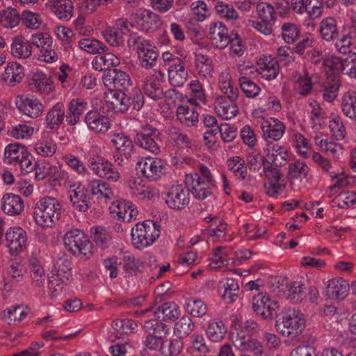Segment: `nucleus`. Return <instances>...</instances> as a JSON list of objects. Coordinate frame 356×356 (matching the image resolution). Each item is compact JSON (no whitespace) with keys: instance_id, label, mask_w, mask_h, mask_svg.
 Here are the masks:
<instances>
[{"instance_id":"obj_1","label":"nucleus","mask_w":356,"mask_h":356,"mask_svg":"<svg viewBox=\"0 0 356 356\" xmlns=\"http://www.w3.org/2000/svg\"><path fill=\"white\" fill-rule=\"evenodd\" d=\"M60 207L53 197H45L35 205L33 217L36 224L42 227H52L59 220Z\"/></svg>"},{"instance_id":"obj_2","label":"nucleus","mask_w":356,"mask_h":356,"mask_svg":"<svg viewBox=\"0 0 356 356\" xmlns=\"http://www.w3.org/2000/svg\"><path fill=\"white\" fill-rule=\"evenodd\" d=\"M160 234V226L151 220L138 222L131 229V241L137 249L152 245Z\"/></svg>"},{"instance_id":"obj_3","label":"nucleus","mask_w":356,"mask_h":356,"mask_svg":"<svg viewBox=\"0 0 356 356\" xmlns=\"http://www.w3.org/2000/svg\"><path fill=\"white\" fill-rule=\"evenodd\" d=\"M65 247L76 257L88 258L92 254V244L79 229L70 230L63 236Z\"/></svg>"},{"instance_id":"obj_4","label":"nucleus","mask_w":356,"mask_h":356,"mask_svg":"<svg viewBox=\"0 0 356 356\" xmlns=\"http://www.w3.org/2000/svg\"><path fill=\"white\" fill-rule=\"evenodd\" d=\"M275 326L282 336L294 338L304 330L305 321L298 312L289 310L277 319Z\"/></svg>"},{"instance_id":"obj_5","label":"nucleus","mask_w":356,"mask_h":356,"mask_svg":"<svg viewBox=\"0 0 356 356\" xmlns=\"http://www.w3.org/2000/svg\"><path fill=\"white\" fill-rule=\"evenodd\" d=\"M278 308L277 302L266 294L258 293L252 299L254 312L264 320H271Z\"/></svg>"},{"instance_id":"obj_6","label":"nucleus","mask_w":356,"mask_h":356,"mask_svg":"<svg viewBox=\"0 0 356 356\" xmlns=\"http://www.w3.org/2000/svg\"><path fill=\"white\" fill-rule=\"evenodd\" d=\"M104 86L108 90L115 92L124 91L131 86L129 76L124 72L117 69L109 70L102 78Z\"/></svg>"},{"instance_id":"obj_7","label":"nucleus","mask_w":356,"mask_h":356,"mask_svg":"<svg viewBox=\"0 0 356 356\" xmlns=\"http://www.w3.org/2000/svg\"><path fill=\"white\" fill-rule=\"evenodd\" d=\"M210 184L203 180L197 173L186 175L185 177V184L188 191L200 200H204L211 195Z\"/></svg>"},{"instance_id":"obj_8","label":"nucleus","mask_w":356,"mask_h":356,"mask_svg":"<svg viewBox=\"0 0 356 356\" xmlns=\"http://www.w3.org/2000/svg\"><path fill=\"white\" fill-rule=\"evenodd\" d=\"M136 170L150 181L157 180L164 174L162 161L153 158H146L138 161Z\"/></svg>"},{"instance_id":"obj_9","label":"nucleus","mask_w":356,"mask_h":356,"mask_svg":"<svg viewBox=\"0 0 356 356\" xmlns=\"http://www.w3.org/2000/svg\"><path fill=\"white\" fill-rule=\"evenodd\" d=\"M165 200L170 208L176 210L183 209L189 204L188 188L185 189L182 185L172 186L167 193Z\"/></svg>"},{"instance_id":"obj_10","label":"nucleus","mask_w":356,"mask_h":356,"mask_svg":"<svg viewBox=\"0 0 356 356\" xmlns=\"http://www.w3.org/2000/svg\"><path fill=\"white\" fill-rule=\"evenodd\" d=\"M17 109L31 118H37L43 111V105L33 96L19 95L16 102Z\"/></svg>"},{"instance_id":"obj_11","label":"nucleus","mask_w":356,"mask_h":356,"mask_svg":"<svg viewBox=\"0 0 356 356\" xmlns=\"http://www.w3.org/2000/svg\"><path fill=\"white\" fill-rule=\"evenodd\" d=\"M7 246L10 254H17L26 248L27 236L21 227H10L6 233Z\"/></svg>"},{"instance_id":"obj_12","label":"nucleus","mask_w":356,"mask_h":356,"mask_svg":"<svg viewBox=\"0 0 356 356\" xmlns=\"http://www.w3.org/2000/svg\"><path fill=\"white\" fill-rule=\"evenodd\" d=\"M209 38L216 48L222 49L229 44L231 35L222 22H213L209 28Z\"/></svg>"},{"instance_id":"obj_13","label":"nucleus","mask_w":356,"mask_h":356,"mask_svg":"<svg viewBox=\"0 0 356 356\" xmlns=\"http://www.w3.org/2000/svg\"><path fill=\"white\" fill-rule=\"evenodd\" d=\"M159 132L156 129H143V131L136 134L135 142L140 147L156 154L159 152Z\"/></svg>"},{"instance_id":"obj_14","label":"nucleus","mask_w":356,"mask_h":356,"mask_svg":"<svg viewBox=\"0 0 356 356\" xmlns=\"http://www.w3.org/2000/svg\"><path fill=\"white\" fill-rule=\"evenodd\" d=\"M135 19L140 22L142 30L146 32H154L162 25L160 17L152 11L140 9L134 13Z\"/></svg>"},{"instance_id":"obj_15","label":"nucleus","mask_w":356,"mask_h":356,"mask_svg":"<svg viewBox=\"0 0 356 356\" xmlns=\"http://www.w3.org/2000/svg\"><path fill=\"white\" fill-rule=\"evenodd\" d=\"M85 122L88 129L95 133L104 134L111 128L109 118L96 110L90 111L86 113Z\"/></svg>"},{"instance_id":"obj_16","label":"nucleus","mask_w":356,"mask_h":356,"mask_svg":"<svg viewBox=\"0 0 356 356\" xmlns=\"http://www.w3.org/2000/svg\"><path fill=\"white\" fill-rule=\"evenodd\" d=\"M236 99L221 96L216 97L214 108L218 115L225 120H230L235 117L238 112Z\"/></svg>"},{"instance_id":"obj_17","label":"nucleus","mask_w":356,"mask_h":356,"mask_svg":"<svg viewBox=\"0 0 356 356\" xmlns=\"http://www.w3.org/2000/svg\"><path fill=\"white\" fill-rule=\"evenodd\" d=\"M168 74L170 84L175 87L182 86L188 79V72L181 59H176L175 63L170 65Z\"/></svg>"},{"instance_id":"obj_18","label":"nucleus","mask_w":356,"mask_h":356,"mask_svg":"<svg viewBox=\"0 0 356 356\" xmlns=\"http://www.w3.org/2000/svg\"><path fill=\"white\" fill-rule=\"evenodd\" d=\"M350 289L347 281L341 278H334L328 281L325 295L332 300H343Z\"/></svg>"},{"instance_id":"obj_19","label":"nucleus","mask_w":356,"mask_h":356,"mask_svg":"<svg viewBox=\"0 0 356 356\" xmlns=\"http://www.w3.org/2000/svg\"><path fill=\"white\" fill-rule=\"evenodd\" d=\"M131 96L124 91L111 92L106 96V102L111 105L115 113H125L131 105Z\"/></svg>"},{"instance_id":"obj_20","label":"nucleus","mask_w":356,"mask_h":356,"mask_svg":"<svg viewBox=\"0 0 356 356\" xmlns=\"http://www.w3.org/2000/svg\"><path fill=\"white\" fill-rule=\"evenodd\" d=\"M47 6L62 20H69L73 14V6L70 0H49Z\"/></svg>"},{"instance_id":"obj_21","label":"nucleus","mask_w":356,"mask_h":356,"mask_svg":"<svg viewBox=\"0 0 356 356\" xmlns=\"http://www.w3.org/2000/svg\"><path fill=\"white\" fill-rule=\"evenodd\" d=\"M24 209V202L22 198L17 195L7 193L1 199V209L9 216H16L22 213Z\"/></svg>"},{"instance_id":"obj_22","label":"nucleus","mask_w":356,"mask_h":356,"mask_svg":"<svg viewBox=\"0 0 356 356\" xmlns=\"http://www.w3.org/2000/svg\"><path fill=\"white\" fill-rule=\"evenodd\" d=\"M261 129L265 137L277 141L282 137L285 126L277 119L271 118L270 120L262 123Z\"/></svg>"},{"instance_id":"obj_23","label":"nucleus","mask_w":356,"mask_h":356,"mask_svg":"<svg viewBox=\"0 0 356 356\" xmlns=\"http://www.w3.org/2000/svg\"><path fill=\"white\" fill-rule=\"evenodd\" d=\"M319 32L321 38L327 42L338 40L339 38L337 21L332 17H325L321 20Z\"/></svg>"},{"instance_id":"obj_24","label":"nucleus","mask_w":356,"mask_h":356,"mask_svg":"<svg viewBox=\"0 0 356 356\" xmlns=\"http://www.w3.org/2000/svg\"><path fill=\"white\" fill-rule=\"evenodd\" d=\"M132 193L140 200L152 199L157 195V191L143 184L140 177H133L128 181Z\"/></svg>"},{"instance_id":"obj_25","label":"nucleus","mask_w":356,"mask_h":356,"mask_svg":"<svg viewBox=\"0 0 356 356\" xmlns=\"http://www.w3.org/2000/svg\"><path fill=\"white\" fill-rule=\"evenodd\" d=\"M93 171L103 179H107L111 182H115L120 178L119 172L113 167V165L102 160V163H92Z\"/></svg>"},{"instance_id":"obj_26","label":"nucleus","mask_w":356,"mask_h":356,"mask_svg":"<svg viewBox=\"0 0 356 356\" xmlns=\"http://www.w3.org/2000/svg\"><path fill=\"white\" fill-rule=\"evenodd\" d=\"M264 174L269 181L268 186L265 185L267 189L266 193L270 197H275L284 187V185L280 183L281 174L277 168L273 167L272 168H265Z\"/></svg>"},{"instance_id":"obj_27","label":"nucleus","mask_w":356,"mask_h":356,"mask_svg":"<svg viewBox=\"0 0 356 356\" xmlns=\"http://www.w3.org/2000/svg\"><path fill=\"white\" fill-rule=\"evenodd\" d=\"M87 192V190L80 185L69 191L73 207L79 211H86L89 207V197Z\"/></svg>"},{"instance_id":"obj_28","label":"nucleus","mask_w":356,"mask_h":356,"mask_svg":"<svg viewBox=\"0 0 356 356\" xmlns=\"http://www.w3.org/2000/svg\"><path fill=\"white\" fill-rule=\"evenodd\" d=\"M10 49L13 56L23 59L29 58L32 52L31 44L22 35L13 38Z\"/></svg>"},{"instance_id":"obj_29","label":"nucleus","mask_w":356,"mask_h":356,"mask_svg":"<svg viewBox=\"0 0 356 356\" xmlns=\"http://www.w3.org/2000/svg\"><path fill=\"white\" fill-rule=\"evenodd\" d=\"M265 152H266L267 157L273 158L272 163L275 166L284 165L287 159L288 154L286 148L279 144L268 142Z\"/></svg>"},{"instance_id":"obj_30","label":"nucleus","mask_w":356,"mask_h":356,"mask_svg":"<svg viewBox=\"0 0 356 356\" xmlns=\"http://www.w3.org/2000/svg\"><path fill=\"white\" fill-rule=\"evenodd\" d=\"M120 60L118 56L112 53H106L104 55L99 54L95 56L92 62L93 68L98 71L108 70L120 65Z\"/></svg>"},{"instance_id":"obj_31","label":"nucleus","mask_w":356,"mask_h":356,"mask_svg":"<svg viewBox=\"0 0 356 356\" xmlns=\"http://www.w3.org/2000/svg\"><path fill=\"white\" fill-rule=\"evenodd\" d=\"M161 82L156 77L152 76L145 79L143 82L144 93L154 100H159L164 97L163 90Z\"/></svg>"},{"instance_id":"obj_32","label":"nucleus","mask_w":356,"mask_h":356,"mask_svg":"<svg viewBox=\"0 0 356 356\" xmlns=\"http://www.w3.org/2000/svg\"><path fill=\"white\" fill-rule=\"evenodd\" d=\"M65 117H66V115L64 105L60 103L56 104L47 114L46 122L47 127L53 129L59 126L64 120Z\"/></svg>"},{"instance_id":"obj_33","label":"nucleus","mask_w":356,"mask_h":356,"mask_svg":"<svg viewBox=\"0 0 356 356\" xmlns=\"http://www.w3.org/2000/svg\"><path fill=\"white\" fill-rule=\"evenodd\" d=\"M112 143L121 156H124L127 159L131 157L134 145L130 138L123 134H118L112 139Z\"/></svg>"},{"instance_id":"obj_34","label":"nucleus","mask_w":356,"mask_h":356,"mask_svg":"<svg viewBox=\"0 0 356 356\" xmlns=\"http://www.w3.org/2000/svg\"><path fill=\"white\" fill-rule=\"evenodd\" d=\"M341 107L346 117L356 121V92H346L342 97Z\"/></svg>"},{"instance_id":"obj_35","label":"nucleus","mask_w":356,"mask_h":356,"mask_svg":"<svg viewBox=\"0 0 356 356\" xmlns=\"http://www.w3.org/2000/svg\"><path fill=\"white\" fill-rule=\"evenodd\" d=\"M87 103L73 99L70 102L68 106V113L66 114V120L70 125L76 124L80 117L86 111V106Z\"/></svg>"},{"instance_id":"obj_36","label":"nucleus","mask_w":356,"mask_h":356,"mask_svg":"<svg viewBox=\"0 0 356 356\" xmlns=\"http://www.w3.org/2000/svg\"><path fill=\"white\" fill-rule=\"evenodd\" d=\"M177 117L181 123L187 127H192L198 122L199 115L194 108L179 106L177 109Z\"/></svg>"},{"instance_id":"obj_37","label":"nucleus","mask_w":356,"mask_h":356,"mask_svg":"<svg viewBox=\"0 0 356 356\" xmlns=\"http://www.w3.org/2000/svg\"><path fill=\"white\" fill-rule=\"evenodd\" d=\"M24 76L23 67L17 63L8 65L3 74V79L10 86L19 83Z\"/></svg>"},{"instance_id":"obj_38","label":"nucleus","mask_w":356,"mask_h":356,"mask_svg":"<svg viewBox=\"0 0 356 356\" xmlns=\"http://www.w3.org/2000/svg\"><path fill=\"white\" fill-rule=\"evenodd\" d=\"M341 82L338 76H328L323 90V98L328 102L336 99Z\"/></svg>"},{"instance_id":"obj_39","label":"nucleus","mask_w":356,"mask_h":356,"mask_svg":"<svg viewBox=\"0 0 356 356\" xmlns=\"http://www.w3.org/2000/svg\"><path fill=\"white\" fill-rule=\"evenodd\" d=\"M27 152L26 148L19 143L10 144L5 149L4 157L8 163L15 164L24 158V154Z\"/></svg>"},{"instance_id":"obj_40","label":"nucleus","mask_w":356,"mask_h":356,"mask_svg":"<svg viewBox=\"0 0 356 356\" xmlns=\"http://www.w3.org/2000/svg\"><path fill=\"white\" fill-rule=\"evenodd\" d=\"M91 194L96 195L97 198L105 197L111 199L113 193L111 188L106 182L100 179H94L88 185Z\"/></svg>"},{"instance_id":"obj_41","label":"nucleus","mask_w":356,"mask_h":356,"mask_svg":"<svg viewBox=\"0 0 356 356\" xmlns=\"http://www.w3.org/2000/svg\"><path fill=\"white\" fill-rule=\"evenodd\" d=\"M29 86L32 90H35L44 94H49L54 89L52 81L40 74L33 76L30 80Z\"/></svg>"},{"instance_id":"obj_42","label":"nucleus","mask_w":356,"mask_h":356,"mask_svg":"<svg viewBox=\"0 0 356 356\" xmlns=\"http://www.w3.org/2000/svg\"><path fill=\"white\" fill-rule=\"evenodd\" d=\"M144 328L147 334L161 340L165 337L168 330L163 323L154 319L146 321Z\"/></svg>"},{"instance_id":"obj_43","label":"nucleus","mask_w":356,"mask_h":356,"mask_svg":"<svg viewBox=\"0 0 356 356\" xmlns=\"http://www.w3.org/2000/svg\"><path fill=\"white\" fill-rule=\"evenodd\" d=\"M196 70L204 78L211 76L213 65L211 59L207 55L197 54L195 59Z\"/></svg>"},{"instance_id":"obj_44","label":"nucleus","mask_w":356,"mask_h":356,"mask_svg":"<svg viewBox=\"0 0 356 356\" xmlns=\"http://www.w3.org/2000/svg\"><path fill=\"white\" fill-rule=\"evenodd\" d=\"M195 327L194 323L189 316H184L175 323L174 331L179 338L181 339L189 335Z\"/></svg>"},{"instance_id":"obj_45","label":"nucleus","mask_w":356,"mask_h":356,"mask_svg":"<svg viewBox=\"0 0 356 356\" xmlns=\"http://www.w3.org/2000/svg\"><path fill=\"white\" fill-rule=\"evenodd\" d=\"M160 313L163 315V321H175L179 315L180 311L175 303L165 302L154 312L155 316L159 318L161 317Z\"/></svg>"},{"instance_id":"obj_46","label":"nucleus","mask_w":356,"mask_h":356,"mask_svg":"<svg viewBox=\"0 0 356 356\" xmlns=\"http://www.w3.org/2000/svg\"><path fill=\"white\" fill-rule=\"evenodd\" d=\"M120 218L124 221H130L133 218L138 215V210L130 202H120L116 206V210H113Z\"/></svg>"},{"instance_id":"obj_47","label":"nucleus","mask_w":356,"mask_h":356,"mask_svg":"<svg viewBox=\"0 0 356 356\" xmlns=\"http://www.w3.org/2000/svg\"><path fill=\"white\" fill-rule=\"evenodd\" d=\"M21 22V15L17 9L8 8L1 13L0 22L6 28H13Z\"/></svg>"},{"instance_id":"obj_48","label":"nucleus","mask_w":356,"mask_h":356,"mask_svg":"<svg viewBox=\"0 0 356 356\" xmlns=\"http://www.w3.org/2000/svg\"><path fill=\"white\" fill-rule=\"evenodd\" d=\"M71 263L67 259H58L54 266L53 274L60 277L63 282H67L71 276Z\"/></svg>"},{"instance_id":"obj_49","label":"nucleus","mask_w":356,"mask_h":356,"mask_svg":"<svg viewBox=\"0 0 356 356\" xmlns=\"http://www.w3.org/2000/svg\"><path fill=\"white\" fill-rule=\"evenodd\" d=\"M93 240L96 245L102 249H105L111 243L112 236L103 227L92 228Z\"/></svg>"},{"instance_id":"obj_50","label":"nucleus","mask_w":356,"mask_h":356,"mask_svg":"<svg viewBox=\"0 0 356 356\" xmlns=\"http://www.w3.org/2000/svg\"><path fill=\"white\" fill-rule=\"evenodd\" d=\"M263 78L270 81L277 77L279 73V65L274 59H270L268 63H264L257 69Z\"/></svg>"},{"instance_id":"obj_51","label":"nucleus","mask_w":356,"mask_h":356,"mask_svg":"<svg viewBox=\"0 0 356 356\" xmlns=\"http://www.w3.org/2000/svg\"><path fill=\"white\" fill-rule=\"evenodd\" d=\"M3 319L9 325L15 324L24 318L27 313L23 309V305H15L6 309L3 312Z\"/></svg>"},{"instance_id":"obj_52","label":"nucleus","mask_w":356,"mask_h":356,"mask_svg":"<svg viewBox=\"0 0 356 356\" xmlns=\"http://www.w3.org/2000/svg\"><path fill=\"white\" fill-rule=\"evenodd\" d=\"M225 292L222 296L223 300L227 303H232L238 298L239 286L236 280L234 278H227L224 285Z\"/></svg>"},{"instance_id":"obj_53","label":"nucleus","mask_w":356,"mask_h":356,"mask_svg":"<svg viewBox=\"0 0 356 356\" xmlns=\"http://www.w3.org/2000/svg\"><path fill=\"white\" fill-rule=\"evenodd\" d=\"M81 49L90 54H100L105 51L106 47L99 40L93 38H84L78 42Z\"/></svg>"},{"instance_id":"obj_54","label":"nucleus","mask_w":356,"mask_h":356,"mask_svg":"<svg viewBox=\"0 0 356 356\" xmlns=\"http://www.w3.org/2000/svg\"><path fill=\"white\" fill-rule=\"evenodd\" d=\"M128 44L129 46L137 49L138 55H140V53H144L152 49H156L149 40H145L142 37L138 35L137 33H131L130 35Z\"/></svg>"},{"instance_id":"obj_55","label":"nucleus","mask_w":356,"mask_h":356,"mask_svg":"<svg viewBox=\"0 0 356 356\" xmlns=\"http://www.w3.org/2000/svg\"><path fill=\"white\" fill-rule=\"evenodd\" d=\"M226 333V329L222 321H211L207 330L208 337L213 341L222 340Z\"/></svg>"},{"instance_id":"obj_56","label":"nucleus","mask_w":356,"mask_h":356,"mask_svg":"<svg viewBox=\"0 0 356 356\" xmlns=\"http://www.w3.org/2000/svg\"><path fill=\"white\" fill-rule=\"evenodd\" d=\"M284 293L288 299L301 302L304 296L303 285L297 282L286 284Z\"/></svg>"},{"instance_id":"obj_57","label":"nucleus","mask_w":356,"mask_h":356,"mask_svg":"<svg viewBox=\"0 0 356 356\" xmlns=\"http://www.w3.org/2000/svg\"><path fill=\"white\" fill-rule=\"evenodd\" d=\"M21 22L28 29H38L42 24V19L36 13L24 10L21 14Z\"/></svg>"},{"instance_id":"obj_58","label":"nucleus","mask_w":356,"mask_h":356,"mask_svg":"<svg viewBox=\"0 0 356 356\" xmlns=\"http://www.w3.org/2000/svg\"><path fill=\"white\" fill-rule=\"evenodd\" d=\"M229 169L234 172L236 177L244 179L247 174V167L244 160L240 156H234L232 159L227 161Z\"/></svg>"},{"instance_id":"obj_59","label":"nucleus","mask_w":356,"mask_h":356,"mask_svg":"<svg viewBox=\"0 0 356 356\" xmlns=\"http://www.w3.org/2000/svg\"><path fill=\"white\" fill-rule=\"evenodd\" d=\"M282 35L286 43H293L299 37V30L295 24L286 22L282 25Z\"/></svg>"},{"instance_id":"obj_60","label":"nucleus","mask_w":356,"mask_h":356,"mask_svg":"<svg viewBox=\"0 0 356 356\" xmlns=\"http://www.w3.org/2000/svg\"><path fill=\"white\" fill-rule=\"evenodd\" d=\"M231 339L236 348L244 351L252 338L245 331L236 330L231 333Z\"/></svg>"},{"instance_id":"obj_61","label":"nucleus","mask_w":356,"mask_h":356,"mask_svg":"<svg viewBox=\"0 0 356 356\" xmlns=\"http://www.w3.org/2000/svg\"><path fill=\"white\" fill-rule=\"evenodd\" d=\"M257 5V13L259 18L261 19L275 20V10L273 6L266 2H260L259 0L257 2H254Z\"/></svg>"},{"instance_id":"obj_62","label":"nucleus","mask_w":356,"mask_h":356,"mask_svg":"<svg viewBox=\"0 0 356 356\" xmlns=\"http://www.w3.org/2000/svg\"><path fill=\"white\" fill-rule=\"evenodd\" d=\"M239 82L242 91L248 97L253 98L259 93L260 88L249 78L242 76Z\"/></svg>"},{"instance_id":"obj_63","label":"nucleus","mask_w":356,"mask_h":356,"mask_svg":"<svg viewBox=\"0 0 356 356\" xmlns=\"http://www.w3.org/2000/svg\"><path fill=\"white\" fill-rule=\"evenodd\" d=\"M341 209L353 206L356 203V193L353 191H346L337 195L334 200Z\"/></svg>"},{"instance_id":"obj_64","label":"nucleus","mask_w":356,"mask_h":356,"mask_svg":"<svg viewBox=\"0 0 356 356\" xmlns=\"http://www.w3.org/2000/svg\"><path fill=\"white\" fill-rule=\"evenodd\" d=\"M343 73L349 75L352 78H356V54L349 51L343 58Z\"/></svg>"}]
</instances>
